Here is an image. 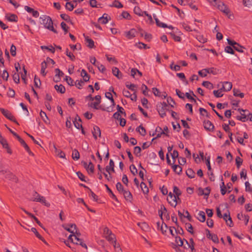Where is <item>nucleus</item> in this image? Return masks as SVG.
<instances>
[{
  "instance_id": "obj_7",
  "label": "nucleus",
  "mask_w": 252,
  "mask_h": 252,
  "mask_svg": "<svg viewBox=\"0 0 252 252\" xmlns=\"http://www.w3.org/2000/svg\"><path fill=\"white\" fill-rule=\"evenodd\" d=\"M210 159V156L208 157L206 159V164L207 166V168H208V175L209 176V179L210 180V181H215V176L213 173V171H212V168L211 167Z\"/></svg>"
},
{
  "instance_id": "obj_52",
  "label": "nucleus",
  "mask_w": 252,
  "mask_h": 252,
  "mask_svg": "<svg viewBox=\"0 0 252 252\" xmlns=\"http://www.w3.org/2000/svg\"><path fill=\"white\" fill-rule=\"evenodd\" d=\"M238 111L239 112H248V116H247L248 120H250V121L252 122V113H250L248 110H247V109L244 110L243 109L239 108L238 109Z\"/></svg>"
},
{
  "instance_id": "obj_56",
  "label": "nucleus",
  "mask_w": 252,
  "mask_h": 252,
  "mask_svg": "<svg viewBox=\"0 0 252 252\" xmlns=\"http://www.w3.org/2000/svg\"><path fill=\"white\" fill-rule=\"evenodd\" d=\"M66 55L72 61H74L75 59V56L72 54L69 51V50L68 48H66Z\"/></svg>"
},
{
  "instance_id": "obj_10",
  "label": "nucleus",
  "mask_w": 252,
  "mask_h": 252,
  "mask_svg": "<svg viewBox=\"0 0 252 252\" xmlns=\"http://www.w3.org/2000/svg\"><path fill=\"white\" fill-rule=\"evenodd\" d=\"M232 87V84L230 82H224L222 83V87L220 88V91L228 92L229 91Z\"/></svg>"
},
{
  "instance_id": "obj_29",
  "label": "nucleus",
  "mask_w": 252,
  "mask_h": 252,
  "mask_svg": "<svg viewBox=\"0 0 252 252\" xmlns=\"http://www.w3.org/2000/svg\"><path fill=\"white\" fill-rule=\"evenodd\" d=\"M167 212V211L165 206L163 205H160V209L158 210V215L161 220H163V214L165 215Z\"/></svg>"
},
{
  "instance_id": "obj_37",
  "label": "nucleus",
  "mask_w": 252,
  "mask_h": 252,
  "mask_svg": "<svg viewBox=\"0 0 252 252\" xmlns=\"http://www.w3.org/2000/svg\"><path fill=\"white\" fill-rule=\"evenodd\" d=\"M136 131L138 132L142 136H145L146 134V129L142 125H140L137 127Z\"/></svg>"
},
{
  "instance_id": "obj_25",
  "label": "nucleus",
  "mask_w": 252,
  "mask_h": 252,
  "mask_svg": "<svg viewBox=\"0 0 252 252\" xmlns=\"http://www.w3.org/2000/svg\"><path fill=\"white\" fill-rule=\"evenodd\" d=\"M153 17L154 19L155 20L156 25L157 26L159 27H161L163 28H165L167 27V25L166 24L163 23L162 22H160L159 20L158 19V18L157 17L156 15L155 14L153 15Z\"/></svg>"
},
{
  "instance_id": "obj_59",
  "label": "nucleus",
  "mask_w": 252,
  "mask_h": 252,
  "mask_svg": "<svg viewBox=\"0 0 252 252\" xmlns=\"http://www.w3.org/2000/svg\"><path fill=\"white\" fill-rule=\"evenodd\" d=\"M175 242L179 246H182L183 245V240L179 236H175Z\"/></svg>"
},
{
  "instance_id": "obj_5",
  "label": "nucleus",
  "mask_w": 252,
  "mask_h": 252,
  "mask_svg": "<svg viewBox=\"0 0 252 252\" xmlns=\"http://www.w3.org/2000/svg\"><path fill=\"white\" fill-rule=\"evenodd\" d=\"M215 4L217 5L218 8L220 10L222 11L226 15L228 16L229 18L231 19V16H232V15L230 14V10L223 2L219 1L217 3L216 2Z\"/></svg>"
},
{
  "instance_id": "obj_51",
  "label": "nucleus",
  "mask_w": 252,
  "mask_h": 252,
  "mask_svg": "<svg viewBox=\"0 0 252 252\" xmlns=\"http://www.w3.org/2000/svg\"><path fill=\"white\" fill-rule=\"evenodd\" d=\"M111 7H115L117 8H122L123 4L118 0H115L112 5H110Z\"/></svg>"
},
{
  "instance_id": "obj_61",
  "label": "nucleus",
  "mask_w": 252,
  "mask_h": 252,
  "mask_svg": "<svg viewBox=\"0 0 252 252\" xmlns=\"http://www.w3.org/2000/svg\"><path fill=\"white\" fill-rule=\"evenodd\" d=\"M65 8L69 11H71L74 9V6L71 2H67L65 4Z\"/></svg>"
},
{
  "instance_id": "obj_31",
  "label": "nucleus",
  "mask_w": 252,
  "mask_h": 252,
  "mask_svg": "<svg viewBox=\"0 0 252 252\" xmlns=\"http://www.w3.org/2000/svg\"><path fill=\"white\" fill-rule=\"evenodd\" d=\"M86 170L89 174L94 173V164L91 161L89 162L87 167L86 168Z\"/></svg>"
},
{
  "instance_id": "obj_45",
  "label": "nucleus",
  "mask_w": 252,
  "mask_h": 252,
  "mask_svg": "<svg viewBox=\"0 0 252 252\" xmlns=\"http://www.w3.org/2000/svg\"><path fill=\"white\" fill-rule=\"evenodd\" d=\"M126 86L127 88L130 90L132 91H133L134 92H135L136 91V85L129 83V82H127L126 83Z\"/></svg>"
},
{
  "instance_id": "obj_36",
  "label": "nucleus",
  "mask_w": 252,
  "mask_h": 252,
  "mask_svg": "<svg viewBox=\"0 0 252 252\" xmlns=\"http://www.w3.org/2000/svg\"><path fill=\"white\" fill-rule=\"evenodd\" d=\"M240 113H241V116H237L236 117L237 119L243 122L247 121L248 120V114L242 113V112Z\"/></svg>"
},
{
  "instance_id": "obj_4",
  "label": "nucleus",
  "mask_w": 252,
  "mask_h": 252,
  "mask_svg": "<svg viewBox=\"0 0 252 252\" xmlns=\"http://www.w3.org/2000/svg\"><path fill=\"white\" fill-rule=\"evenodd\" d=\"M68 240L70 241L72 243L74 244L79 245L81 246L83 248L87 249V246L85 243H84L83 240L80 239L79 237H77L74 234H70L68 238Z\"/></svg>"
},
{
  "instance_id": "obj_3",
  "label": "nucleus",
  "mask_w": 252,
  "mask_h": 252,
  "mask_svg": "<svg viewBox=\"0 0 252 252\" xmlns=\"http://www.w3.org/2000/svg\"><path fill=\"white\" fill-rule=\"evenodd\" d=\"M167 106V104L165 102H159L157 104V109L161 118H164L166 116V111L168 110Z\"/></svg>"
},
{
  "instance_id": "obj_24",
  "label": "nucleus",
  "mask_w": 252,
  "mask_h": 252,
  "mask_svg": "<svg viewBox=\"0 0 252 252\" xmlns=\"http://www.w3.org/2000/svg\"><path fill=\"white\" fill-rule=\"evenodd\" d=\"M6 18L10 22H17L18 17L14 14H7L5 16Z\"/></svg>"
},
{
  "instance_id": "obj_55",
  "label": "nucleus",
  "mask_w": 252,
  "mask_h": 252,
  "mask_svg": "<svg viewBox=\"0 0 252 252\" xmlns=\"http://www.w3.org/2000/svg\"><path fill=\"white\" fill-rule=\"evenodd\" d=\"M56 74L55 75V78L57 77L61 78L64 75V73L59 68H56L55 69Z\"/></svg>"
},
{
  "instance_id": "obj_57",
  "label": "nucleus",
  "mask_w": 252,
  "mask_h": 252,
  "mask_svg": "<svg viewBox=\"0 0 252 252\" xmlns=\"http://www.w3.org/2000/svg\"><path fill=\"white\" fill-rule=\"evenodd\" d=\"M135 46L139 49H149L150 48L149 47H148L146 44L141 42L136 43Z\"/></svg>"
},
{
  "instance_id": "obj_54",
  "label": "nucleus",
  "mask_w": 252,
  "mask_h": 252,
  "mask_svg": "<svg viewBox=\"0 0 252 252\" xmlns=\"http://www.w3.org/2000/svg\"><path fill=\"white\" fill-rule=\"evenodd\" d=\"M34 86L37 88H40L41 86V81L39 78H38L36 75H35L34 78Z\"/></svg>"
},
{
  "instance_id": "obj_11",
  "label": "nucleus",
  "mask_w": 252,
  "mask_h": 252,
  "mask_svg": "<svg viewBox=\"0 0 252 252\" xmlns=\"http://www.w3.org/2000/svg\"><path fill=\"white\" fill-rule=\"evenodd\" d=\"M76 225L74 223L69 224L67 225H63V228L66 231L69 232L71 234H74V230H76Z\"/></svg>"
},
{
  "instance_id": "obj_21",
  "label": "nucleus",
  "mask_w": 252,
  "mask_h": 252,
  "mask_svg": "<svg viewBox=\"0 0 252 252\" xmlns=\"http://www.w3.org/2000/svg\"><path fill=\"white\" fill-rule=\"evenodd\" d=\"M112 73L118 79H121L123 77L122 73L120 71L118 68L116 67H113L112 68Z\"/></svg>"
},
{
  "instance_id": "obj_15",
  "label": "nucleus",
  "mask_w": 252,
  "mask_h": 252,
  "mask_svg": "<svg viewBox=\"0 0 252 252\" xmlns=\"http://www.w3.org/2000/svg\"><path fill=\"white\" fill-rule=\"evenodd\" d=\"M32 201L38 202L47 207H49L50 204L49 203L47 202L46 200L44 197L41 196L40 198H34L33 199H31Z\"/></svg>"
},
{
  "instance_id": "obj_32",
  "label": "nucleus",
  "mask_w": 252,
  "mask_h": 252,
  "mask_svg": "<svg viewBox=\"0 0 252 252\" xmlns=\"http://www.w3.org/2000/svg\"><path fill=\"white\" fill-rule=\"evenodd\" d=\"M81 76L83 78V81L85 82H88L90 79V76L87 73V71L83 69L81 72Z\"/></svg>"
},
{
  "instance_id": "obj_22",
  "label": "nucleus",
  "mask_w": 252,
  "mask_h": 252,
  "mask_svg": "<svg viewBox=\"0 0 252 252\" xmlns=\"http://www.w3.org/2000/svg\"><path fill=\"white\" fill-rule=\"evenodd\" d=\"M160 133H158L156 137L153 138L152 140V141H155V139L160 137L162 134H165L166 136H169V135L167 133H166L165 132H164L162 130V129L160 127L158 126L156 129V132H160Z\"/></svg>"
},
{
  "instance_id": "obj_63",
  "label": "nucleus",
  "mask_w": 252,
  "mask_h": 252,
  "mask_svg": "<svg viewBox=\"0 0 252 252\" xmlns=\"http://www.w3.org/2000/svg\"><path fill=\"white\" fill-rule=\"evenodd\" d=\"M69 46L71 49L73 50H81V46L80 43H77L76 45H69Z\"/></svg>"
},
{
  "instance_id": "obj_23",
  "label": "nucleus",
  "mask_w": 252,
  "mask_h": 252,
  "mask_svg": "<svg viewBox=\"0 0 252 252\" xmlns=\"http://www.w3.org/2000/svg\"><path fill=\"white\" fill-rule=\"evenodd\" d=\"M84 36L85 37V40L86 42L88 43L87 46L90 48H94V41L92 39H91L89 36H85L84 34Z\"/></svg>"
},
{
  "instance_id": "obj_30",
  "label": "nucleus",
  "mask_w": 252,
  "mask_h": 252,
  "mask_svg": "<svg viewBox=\"0 0 252 252\" xmlns=\"http://www.w3.org/2000/svg\"><path fill=\"white\" fill-rule=\"evenodd\" d=\"M197 219L201 222H203L205 221V214L203 211H200L198 214Z\"/></svg>"
},
{
  "instance_id": "obj_27",
  "label": "nucleus",
  "mask_w": 252,
  "mask_h": 252,
  "mask_svg": "<svg viewBox=\"0 0 252 252\" xmlns=\"http://www.w3.org/2000/svg\"><path fill=\"white\" fill-rule=\"evenodd\" d=\"M207 74H212L213 75H216L218 73L219 70L214 67L207 68H205V71Z\"/></svg>"
},
{
  "instance_id": "obj_40",
  "label": "nucleus",
  "mask_w": 252,
  "mask_h": 252,
  "mask_svg": "<svg viewBox=\"0 0 252 252\" xmlns=\"http://www.w3.org/2000/svg\"><path fill=\"white\" fill-rule=\"evenodd\" d=\"M40 116L45 123H49V120L48 117L47 116V115L45 112L41 110L40 112Z\"/></svg>"
},
{
  "instance_id": "obj_44",
  "label": "nucleus",
  "mask_w": 252,
  "mask_h": 252,
  "mask_svg": "<svg viewBox=\"0 0 252 252\" xmlns=\"http://www.w3.org/2000/svg\"><path fill=\"white\" fill-rule=\"evenodd\" d=\"M112 244L116 252H122V250L120 248V245L117 242L116 240H115L114 242H113Z\"/></svg>"
},
{
  "instance_id": "obj_64",
  "label": "nucleus",
  "mask_w": 252,
  "mask_h": 252,
  "mask_svg": "<svg viewBox=\"0 0 252 252\" xmlns=\"http://www.w3.org/2000/svg\"><path fill=\"white\" fill-rule=\"evenodd\" d=\"M65 80L69 85L71 86L74 85V81L70 77L66 76L65 77Z\"/></svg>"
},
{
  "instance_id": "obj_50",
  "label": "nucleus",
  "mask_w": 252,
  "mask_h": 252,
  "mask_svg": "<svg viewBox=\"0 0 252 252\" xmlns=\"http://www.w3.org/2000/svg\"><path fill=\"white\" fill-rule=\"evenodd\" d=\"M116 189L120 193H122L125 189H124L123 186L120 182H118L116 184Z\"/></svg>"
},
{
  "instance_id": "obj_38",
  "label": "nucleus",
  "mask_w": 252,
  "mask_h": 252,
  "mask_svg": "<svg viewBox=\"0 0 252 252\" xmlns=\"http://www.w3.org/2000/svg\"><path fill=\"white\" fill-rule=\"evenodd\" d=\"M54 148L55 149V152L56 154L61 158H65V153L60 150H58L56 147L54 145Z\"/></svg>"
},
{
  "instance_id": "obj_20",
  "label": "nucleus",
  "mask_w": 252,
  "mask_h": 252,
  "mask_svg": "<svg viewBox=\"0 0 252 252\" xmlns=\"http://www.w3.org/2000/svg\"><path fill=\"white\" fill-rule=\"evenodd\" d=\"M114 166H115L114 162L113 160L111 159L109 161V165L106 166V167L105 168V170L110 174V171H112L113 172H115Z\"/></svg>"
},
{
  "instance_id": "obj_34",
  "label": "nucleus",
  "mask_w": 252,
  "mask_h": 252,
  "mask_svg": "<svg viewBox=\"0 0 252 252\" xmlns=\"http://www.w3.org/2000/svg\"><path fill=\"white\" fill-rule=\"evenodd\" d=\"M5 178L8 179L10 180H15V182L17 181L16 177L15 175H14L11 172L7 171V172L5 173Z\"/></svg>"
},
{
  "instance_id": "obj_53",
  "label": "nucleus",
  "mask_w": 252,
  "mask_h": 252,
  "mask_svg": "<svg viewBox=\"0 0 252 252\" xmlns=\"http://www.w3.org/2000/svg\"><path fill=\"white\" fill-rule=\"evenodd\" d=\"M134 12L136 15L142 16H143V11L138 6H135L134 8Z\"/></svg>"
},
{
  "instance_id": "obj_42",
  "label": "nucleus",
  "mask_w": 252,
  "mask_h": 252,
  "mask_svg": "<svg viewBox=\"0 0 252 252\" xmlns=\"http://www.w3.org/2000/svg\"><path fill=\"white\" fill-rule=\"evenodd\" d=\"M202 85L204 87H206V88H207L209 90H212L214 88V86H213V84L208 81H203Z\"/></svg>"
},
{
  "instance_id": "obj_60",
  "label": "nucleus",
  "mask_w": 252,
  "mask_h": 252,
  "mask_svg": "<svg viewBox=\"0 0 252 252\" xmlns=\"http://www.w3.org/2000/svg\"><path fill=\"white\" fill-rule=\"evenodd\" d=\"M222 91H220V89L218 90H214L213 91V94L216 97H221L223 96V94L221 93Z\"/></svg>"
},
{
  "instance_id": "obj_49",
  "label": "nucleus",
  "mask_w": 252,
  "mask_h": 252,
  "mask_svg": "<svg viewBox=\"0 0 252 252\" xmlns=\"http://www.w3.org/2000/svg\"><path fill=\"white\" fill-rule=\"evenodd\" d=\"M60 16L63 20L66 21L67 22H69L70 24H72V22L70 20V17L68 15L66 14H61Z\"/></svg>"
},
{
  "instance_id": "obj_16",
  "label": "nucleus",
  "mask_w": 252,
  "mask_h": 252,
  "mask_svg": "<svg viewBox=\"0 0 252 252\" xmlns=\"http://www.w3.org/2000/svg\"><path fill=\"white\" fill-rule=\"evenodd\" d=\"M137 33L136 30L135 29H131L128 32H125L126 36L127 38L130 39L133 38L136 36V34Z\"/></svg>"
},
{
  "instance_id": "obj_48",
  "label": "nucleus",
  "mask_w": 252,
  "mask_h": 252,
  "mask_svg": "<svg viewBox=\"0 0 252 252\" xmlns=\"http://www.w3.org/2000/svg\"><path fill=\"white\" fill-rule=\"evenodd\" d=\"M140 187L143 192L144 194H147L149 192V189L147 187L146 185L143 182H142L140 184Z\"/></svg>"
},
{
  "instance_id": "obj_58",
  "label": "nucleus",
  "mask_w": 252,
  "mask_h": 252,
  "mask_svg": "<svg viewBox=\"0 0 252 252\" xmlns=\"http://www.w3.org/2000/svg\"><path fill=\"white\" fill-rule=\"evenodd\" d=\"M141 151V148L139 146H136L134 148V154L137 157H140L141 156L140 153Z\"/></svg>"
},
{
  "instance_id": "obj_46",
  "label": "nucleus",
  "mask_w": 252,
  "mask_h": 252,
  "mask_svg": "<svg viewBox=\"0 0 252 252\" xmlns=\"http://www.w3.org/2000/svg\"><path fill=\"white\" fill-rule=\"evenodd\" d=\"M109 20H110V17H109L108 19V17H104V16H102V17L98 18V21L102 24H105L108 23Z\"/></svg>"
},
{
  "instance_id": "obj_17",
  "label": "nucleus",
  "mask_w": 252,
  "mask_h": 252,
  "mask_svg": "<svg viewBox=\"0 0 252 252\" xmlns=\"http://www.w3.org/2000/svg\"><path fill=\"white\" fill-rule=\"evenodd\" d=\"M92 133L94 138L96 140L97 138V135L99 137L101 136V131L100 128L96 126H94L92 131Z\"/></svg>"
},
{
  "instance_id": "obj_9",
  "label": "nucleus",
  "mask_w": 252,
  "mask_h": 252,
  "mask_svg": "<svg viewBox=\"0 0 252 252\" xmlns=\"http://www.w3.org/2000/svg\"><path fill=\"white\" fill-rule=\"evenodd\" d=\"M0 143L2 145L3 148L7 149V152L8 153L11 154L12 153V151L9 148L8 146V144L7 143L6 140L2 136L1 133H0Z\"/></svg>"
},
{
  "instance_id": "obj_39",
  "label": "nucleus",
  "mask_w": 252,
  "mask_h": 252,
  "mask_svg": "<svg viewBox=\"0 0 252 252\" xmlns=\"http://www.w3.org/2000/svg\"><path fill=\"white\" fill-rule=\"evenodd\" d=\"M233 95L235 96H238L241 98H243L244 97V94L241 93L239 89L234 88L233 90Z\"/></svg>"
},
{
  "instance_id": "obj_28",
  "label": "nucleus",
  "mask_w": 252,
  "mask_h": 252,
  "mask_svg": "<svg viewBox=\"0 0 252 252\" xmlns=\"http://www.w3.org/2000/svg\"><path fill=\"white\" fill-rule=\"evenodd\" d=\"M184 240L186 241V243L188 244L189 248L191 249V252H195V250L194 249V243L193 242V239H189L190 243H189L188 241L186 239Z\"/></svg>"
},
{
  "instance_id": "obj_26",
  "label": "nucleus",
  "mask_w": 252,
  "mask_h": 252,
  "mask_svg": "<svg viewBox=\"0 0 252 252\" xmlns=\"http://www.w3.org/2000/svg\"><path fill=\"white\" fill-rule=\"evenodd\" d=\"M221 181L222 182L221 183V184L220 185V192H221V194L222 195H223L226 193L227 189H226V187L225 186L224 182H223L222 176L221 177Z\"/></svg>"
},
{
  "instance_id": "obj_6",
  "label": "nucleus",
  "mask_w": 252,
  "mask_h": 252,
  "mask_svg": "<svg viewBox=\"0 0 252 252\" xmlns=\"http://www.w3.org/2000/svg\"><path fill=\"white\" fill-rule=\"evenodd\" d=\"M0 111L6 118H7L8 119L11 121L15 122V123L18 125V123L16 121L14 117L8 110L4 109V108H0Z\"/></svg>"
},
{
  "instance_id": "obj_19",
  "label": "nucleus",
  "mask_w": 252,
  "mask_h": 252,
  "mask_svg": "<svg viewBox=\"0 0 252 252\" xmlns=\"http://www.w3.org/2000/svg\"><path fill=\"white\" fill-rule=\"evenodd\" d=\"M18 140L30 155H33V153L31 152L29 147L23 139L20 137L19 139H18Z\"/></svg>"
},
{
  "instance_id": "obj_14",
  "label": "nucleus",
  "mask_w": 252,
  "mask_h": 252,
  "mask_svg": "<svg viewBox=\"0 0 252 252\" xmlns=\"http://www.w3.org/2000/svg\"><path fill=\"white\" fill-rule=\"evenodd\" d=\"M24 9L28 13H31L34 17L37 18L39 16V12L37 11L34 10L33 8L26 5L25 6Z\"/></svg>"
},
{
  "instance_id": "obj_1",
  "label": "nucleus",
  "mask_w": 252,
  "mask_h": 252,
  "mask_svg": "<svg viewBox=\"0 0 252 252\" xmlns=\"http://www.w3.org/2000/svg\"><path fill=\"white\" fill-rule=\"evenodd\" d=\"M42 20L41 24L43 25L45 28L52 31L55 33H57V31L54 28L53 23L50 16L44 15L40 18Z\"/></svg>"
},
{
  "instance_id": "obj_2",
  "label": "nucleus",
  "mask_w": 252,
  "mask_h": 252,
  "mask_svg": "<svg viewBox=\"0 0 252 252\" xmlns=\"http://www.w3.org/2000/svg\"><path fill=\"white\" fill-rule=\"evenodd\" d=\"M173 192L175 194L174 195V198L172 199L173 203H172L171 201H169L168 198H167V201L171 206L175 207L177 206L178 200L180 199L179 196L181 195L182 192L176 186L173 187Z\"/></svg>"
},
{
  "instance_id": "obj_43",
  "label": "nucleus",
  "mask_w": 252,
  "mask_h": 252,
  "mask_svg": "<svg viewBox=\"0 0 252 252\" xmlns=\"http://www.w3.org/2000/svg\"><path fill=\"white\" fill-rule=\"evenodd\" d=\"M186 175L189 178L192 179L195 177V172L192 169L189 168L186 171Z\"/></svg>"
},
{
  "instance_id": "obj_33",
  "label": "nucleus",
  "mask_w": 252,
  "mask_h": 252,
  "mask_svg": "<svg viewBox=\"0 0 252 252\" xmlns=\"http://www.w3.org/2000/svg\"><path fill=\"white\" fill-rule=\"evenodd\" d=\"M54 88L57 92L61 94H64L65 92V88L63 85H56L54 86Z\"/></svg>"
},
{
  "instance_id": "obj_41",
  "label": "nucleus",
  "mask_w": 252,
  "mask_h": 252,
  "mask_svg": "<svg viewBox=\"0 0 252 252\" xmlns=\"http://www.w3.org/2000/svg\"><path fill=\"white\" fill-rule=\"evenodd\" d=\"M72 158L74 160H77L80 158V154L77 150L74 149L72 154Z\"/></svg>"
},
{
  "instance_id": "obj_18",
  "label": "nucleus",
  "mask_w": 252,
  "mask_h": 252,
  "mask_svg": "<svg viewBox=\"0 0 252 252\" xmlns=\"http://www.w3.org/2000/svg\"><path fill=\"white\" fill-rule=\"evenodd\" d=\"M122 194L124 195V196L125 199L127 201H129L131 202L132 200V195L131 192L129 190H125Z\"/></svg>"
},
{
  "instance_id": "obj_13",
  "label": "nucleus",
  "mask_w": 252,
  "mask_h": 252,
  "mask_svg": "<svg viewBox=\"0 0 252 252\" xmlns=\"http://www.w3.org/2000/svg\"><path fill=\"white\" fill-rule=\"evenodd\" d=\"M203 125L204 128L208 131H213L214 129V125L209 120L204 121Z\"/></svg>"
},
{
  "instance_id": "obj_62",
  "label": "nucleus",
  "mask_w": 252,
  "mask_h": 252,
  "mask_svg": "<svg viewBox=\"0 0 252 252\" xmlns=\"http://www.w3.org/2000/svg\"><path fill=\"white\" fill-rule=\"evenodd\" d=\"M235 160L237 167L239 169L242 164L243 160L239 157H236Z\"/></svg>"
},
{
  "instance_id": "obj_12",
  "label": "nucleus",
  "mask_w": 252,
  "mask_h": 252,
  "mask_svg": "<svg viewBox=\"0 0 252 252\" xmlns=\"http://www.w3.org/2000/svg\"><path fill=\"white\" fill-rule=\"evenodd\" d=\"M198 190L199 195H204L205 196H208L209 194L210 193L211 189L210 188V187H206L204 189L201 188H199Z\"/></svg>"
},
{
  "instance_id": "obj_47",
  "label": "nucleus",
  "mask_w": 252,
  "mask_h": 252,
  "mask_svg": "<svg viewBox=\"0 0 252 252\" xmlns=\"http://www.w3.org/2000/svg\"><path fill=\"white\" fill-rule=\"evenodd\" d=\"M105 187H106V189L107 190V191L110 193V195H111V197L113 199H114L115 200L117 201L118 202V200L117 198V197L116 196V195L113 193L112 191L111 190V189L109 188V187L107 185L105 184Z\"/></svg>"
},
{
  "instance_id": "obj_8",
  "label": "nucleus",
  "mask_w": 252,
  "mask_h": 252,
  "mask_svg": "<svg viewBox=\"0 0 252 252\" xmlns=\"http://www.w3.org/2000/svg\"><path fill=\"white\" fill-rule=\"evenodd\" d=\"M206 236L208 238L212 240L214 243H219V239L216 234H211L210 230L208 229H206Z\"/></svg>"
},
{
  "instance_id": "obj_35",
  "label": "nucleus",
  "mask_w": 252,
  "mask_h": 252,
  "mask_svg": "<svg viewBox=\"0 0 252 252\" xmlns=\"http://www.w3.org/2000/svg\"><path fill=\"white\" fill-rule=\"evenodd\" d=\"M31 231L33 232L35 236L40 240H41L42 242H43L44 243H46L45 239L40 235V234L37 232L36 229L34 227H32L31 228Z\"/></svg>"
}]
</instances>
